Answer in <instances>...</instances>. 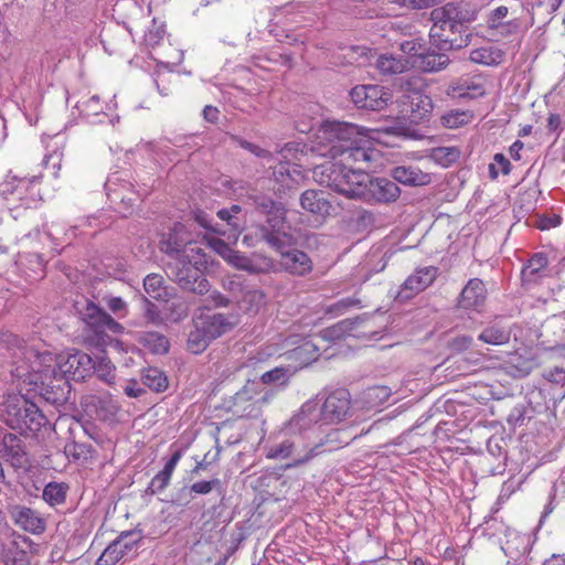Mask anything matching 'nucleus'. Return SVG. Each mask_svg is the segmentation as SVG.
Here are the masks:
<instances>
[{
    "label": "nucleus",
    "instance_id": "obj_11",
    "mask_svg": "<svg viewBox=\"0 0 565 565\" xmlns=\"http://www.w3.org/2000/svg\"><path fill=\"white\" fill-rule=\"evenodd\" d=\"M317 398L319 401L322 424L324 425L339 424L350 414L351 396L344 388L331 391L327 396Z\"/></svg>",
    "mask_w": 565,
    "mask_h": 565
},
{
    "label": "nucleus",
    "instance_id": "obj_48",
    "mask_svg": "<svg viewBox=\"0 0 565 565\" xmlns=\"http://www.w3.org/2000/svg\"><path fill=\"white\" fill-rule=\"evenodd\" d=\"M361 300L353 297H345L342 299L337 300L335 302L329 305L326 307L324 312L326 315H329L331 318H335L339 316L344 315L352 308H361Z\"/></svg>",
    "mask_w": 565,
    "mask_h": 565
},
{
    "label": "nucleus",
    "instance_id": "obj_60",
    "mask_svg": "<svg viewBox=\"0 0 565 565\" xmlns=\"http://www.w3.org/2000/svg\"><path fill=\"white\" fill-rule=\"evenodd\" d=\"M509 14V8L507 6H499L489 11L487 15V26L489 29H494V26H499L500 23L505 22Z\"/></svg>",
    "mask_w": 565,
    "mask_h": 565
},
{
    "label": "nucleus",
    "instance_id": "obj_20",
    "mask_svg": "<svg viewBox=\"0 0 565 565\" xmlns=\"http://www.w3.org/2000/svg\"><path fill=\"white\" fill-rule=\"evenodd\" d=\"M401 195L398 185L386 178H372L370 175L365 202L390 203L396 201Z\"/></svg>",
    "mask_w": 565,
    "mask_h": 565
},
{
    "label": "nucleus",
    "instance_id": "obj_29",
    "mask_svg": "<svg viewBox=\"0 0 565 565\" xmlns=\"http://www.w3.org/2000/svg\"><path fill=\"white\" fill-rule=\"evenodd\" d=\"M253 398L245 399L236 405V395L234 396L235 413L241 414L242 417L258 418L262 415L263 405L267 404L273 397L274 392L267 390L264 393H250Z\"/></svg>",
    "mask_w": 565,
    "mask_h": 565
},
{
    "label": "nucleus",
    "instance_id": "obj_21",
    "mask_svg": "<svg viewBox=\"0 0 565 565\" xmlns=\"http://www.w3.org/2000/svg\"><path fill=\"white\" fill-rule=\"evenodd\" d=\"M287 382V371L281 367H276L265 372L259 381H247L244 387L236 393V405L245 399H250V393H264L265 385L268 384H285Z\"/></svg>",
    "mask_w": 565,
    "mask_h": 565
},
{
    "label": "nucleus",
    "instance_id": "obj_64",
    "mask_svg": "<svg viewBox=\"0 0 565 565\" xmlns=\"http://www.w3.org/2000/svg\"><path fill=\"white\" fill-rule=\"evenodd\" d=\"M544 377L555 384L565 385V365L554 366L544 372Z\"/></svg>",
    "mask_w": 565,
    "mask_h": 565
},
{
    "label": "nucleus",
    "instance_id": "obj_28",
    "mask_svg": "<svg viewBox=\"0 0 565 565\" xmlns=\"http://www.w3.org/2000/svg\"><path fill=\"white\" fill-rule=\"evenodd\" d=\"M23 412L25 414L22 419L15 416L11 419L12 429H18L21 433H36L46 424L45 415L35 404L29 405V408Z\"/></svg>",
    "mask_w": 565,
    "mask_h": 565
},
{
    "label": "nucleus",
    "instance_id": "obj_45",
    "mask_svg": "<svg viewBox=\"0 0 565 565\" xmlns=\"http://www.w3.org/2000/svg\"><path fill=\"white\" fill-rule=\"evenodd\" d=\"M141 381L145 386L156 392H163L168 387L167 376L157 367L143 369Z\"/></svg>",
    "mask_w": 565,
    "mask_h": 565
},
{
    "label": "nucleus",
    "instance_id": "obj_15",
    "mask_svg": "<svg viewBox=\"0 0 565 565\" xmlns=\"http://www.w3.org/2000/svg\"><path fill=\"white\" fill-rule=\"evenodd\" d=\"M82 405L89 416L103 422H114L120 411L119 403L109 394L87 395Z\"/></svg>",
    "mask_w": 565,
    "mask_h": 565
},
{
    "label": "nucleus",
    "instance_id": "obj_36",
    "mask_svg": "<svg viewBox=\"0 0 565 565\" xmlns=\"http://www.w3.org/2000/svg\"><path fill=\"white\" fill-rule=\"evenodd\" d=\"M75 107L79 115L90 124L102 122L103 119L100 117L107 116L97 95L78 100Z\"/></svg>",
    "mask_w": 565,
    "mask_h": 565
},
{
    "label": "nucleus",
    "instance_id": "obj_22",
    "mask_svg": "<svg viewBox=\"0 0 565 565\" xmlns=\"http://www.w3.org/2000/svg\"><path fill=\"white\" fill-rule=\"evenodd\" d=\"M295 348L288 350L289 359L297 361L300 365H308L316 361L319 355V347L312 340L302 339L291 334L284 340V348Z\"/></svg>",
    "mask_w": 565,
    "mask_h": 565
},
{
    "label": "nucleus",
    "instance_id": "obj_46",
    "mask_svg": "<svg viewBox=\"0 0 565 565\" xmlns=\"http://www.w3.org/2000/svg\"><path fill=\"white\" fill-rule=\"evenodd\" d=\"M257 207L263 213L267 214L268 217L266 224L269 222H275L276 224H278L279 222H282L285 220L286 211L284 206L269 198H262L257 202Z\"/></svg>",
    "mask_w": 565,
    "mask_h": 565
},
{
    "label": "nucleus",
    "instance_id": "obj_42",
    "mask_svg": "<svg viewBox=\"0 0 565 565\" xmlns=\"http://www.w3.org/2000/svg\"><path fill=\"white\" fill-rule=\"evenodd\" d=\"M461 151L458 147H435L429 150L428 157L443 168H448L460 158Z\"/></svg>",
    "mask_w": 565,
    "mask_h": 565
},
{
    "label": "nucleus",
    "instance_id": "obj_4",
    "mask_svg": "<svg viewBox=\"0 0 565 565\" xmlns=\"http://www.w3.org/2000/svg\"><path fill=\"white\" fill-rule=\"evenodd\" d=\"M18 343L13 352V369L11 374L23 384L38 388L47 381L56 379L55 354L49 351H40L32 345L14 338Z\"/></svg>",
    "mask_w": 565,
    "mask_h": 565
},
{
    "label": "nucleus",
    "instance_id": "obj_31",
    "mask_svg": "<svg viewBox=\"0 0 565 565\" xmlns=\"http://www.w3.org/2000/svg\"><path fill=\"white\" fill-rule=\"evenodd\" d=\"M391 177L405 185H426L430 182L429 173L423 172L419 168L413 166H397L392 169Z\"/></svg>",
    "mask_w": 565,
    "mask_h": 565
},
{
    "label": "nucleus",
    "instance_id": "obj_12",
    "mask_svg": "<svg viewBox=\"0 0 565 565\" xmlns=\"http://www.w3.org/2000/svg\"><path fill=\"white\" fill-rule=\"evenodd\" d=\"M350 98L358 108L382 110L392 102V94L380 85H356L350 90Z\"/></svg>",
    "mask_w": 565,
    "mask_h": 565
},
{
    "label": "nucleus",
    "instance_id": "obj_50",
    "mask_svg": "<svg viewBox=\"0 0 565 565\" xmlns=\"http://www.w3.org/2000/svg\"><path fill=\"white\" fill-rule=\"evenodd\" d=\"M62 143L56 140L54 141L52 149H47V152L45 153L42 162L44 168L52 169V175L54 178L58 177V171L62 164Z\"/></svg>",
    "mask_w": 565,
    "mask_h": 565
},
{
    "label": "nucleus",
    "instance_id": "obj_7",
    "mask_svg": "<svg viewBox=\"0 0 565 565\" xmlns=\"http://www.w3.org/2000/svg\"><path fill=\"white\" fill-rule=\"evenodd\" d=\"M75 309L86 327L97 337L98 345L110 341L108 333L120 334L124 331L119 322L89 299L76 301Z\"/></svg>",
    "mask_w": 565,
    "mask_h": 565
},
{
    "label": "nucleus",
    "instance_id": "obj_61",
    "mask_svg": "<svg viewBox=\"0 0 565 565\" xmlns=\"http://www.w3.org/2000/svg\"><path fill=\"white\" fill-rule=\"evenodd\" d=\"M217 216L227 223L228 226H231L233 234L228 235V238L233 237L234 241L237 239L238 234L242 232L243 227L241 222L238 221V217L231 214V211L227 209H222L217 212Z\"/></svg>",
    "mask_w": 565,
    "mask_h": 565
},
{
    "label": "nucleus",
    "instance_id": "obj_17",
    "mask_svg": "<svg viewBox=\"0 0 565 565\" xmlns=\"http://www.w3.org/2000/svg\"><path fill=\"white\" fill-rule=\"evenodd\" d=\"M262 238L277 253L282 255L296 245V238L286 228L285 220L276 224L269 222L260 227Z\"/></svg>",
    "mask_w": 565,
    "mask_h": 565
},
{
    "label": "nucleus",
    "instance_id": "obj_2",
    "mask_svg": "<svg viewBox=\"0 0 565 565\" xmlns=\"http://www.w3.org/2000/svg\"><path fill=\"white\" fill-rule=\"evenodd\" d=\"M340 429H331L318 441H306L299 435L287 431L282 426L277 434H273L263 446L266 459L285 461V469L298 468L307 465L324 451H331L348 444L340 438Z\"/></svg>",
    "mask_w": 565,
    "mask_h": 565
},
{
    "label": "nucleus",
    "instance_id": "obj_49",
    "mask_svg": "<svg viewBox=\"0 0 565 565\" xmlns=\"http://www.w3.org/2000/svg\"><path fill=\"white\" fill-rule=\"evenodd\" d=\"M472 113L466 110H450L441 117V124L449 129H457L471 122Z\"/></svg>",
    "mask_w": 565,
    "mask_h": 565
},
{
    "label": "nucleus",
    "instance_id": "obj_9",
    "mask_svg": "<svg viewBox=\"0 0 565 565\" xmlns=\"http://www.w3.org/2000/svg\"><path fill=\"white\" fill-rule=\"evenodd\" d=\"M323 425L318 398L303 403L298 413L284 424L287 431L301 436L306 441H312L311 435Z\"/></svg>",
    "mask_w": 565,
    "mask_h": 565
},
{
    "label": "nucleus",
    "instance_id": "obj_32",
    "mask_svg": "<svg viewBox=\"0 0 565 565\" xmlns=\"http://www.w3.org/2000/svg\"><path fill=\"white\" fill-rule=\"evenodd\" d=\"M486 93L484 86L480 78L465 77L451 83L448 94L459 98H478Z\"/></svg>",
    "mask_w": 565,
    "mask_h": 565
},
{
    "label": "nucleus",
    "instance_id": "obj_54",
    "mask_svg": "<svg viewBox=\"0 0 565 565\" xmlns=\"http://www.w3.org/2000/svg\"><path fill=\"white\" fill-rule=\"evenodd\" d=\"M142 342L158 354L167 353L169 350L168 339L157 332H146L142 335Z\"/></svg>",
    "mask_w": 565,
    "mask_h": 565
},
{
    "label": "nucleus",
    "instance_id": "obj_58",
    "mask_svg": "<svg viewBox=\"0 0 565 565\" xmlns=\"http://www.w3.org/2000/svg\"><path fill=\"white\" fill-rule=\"evenodd\" d=\"M399 49L403 53L407 54L406 60L415 61L418 60L423 51L425 50L424 41L417 38L403 41L399 44Z\"/></svg>",
    "mask_w": 565,
    "mask_h": 565
},
{
    "label": "nucleus",
    "instance_id": "obj_30",
    "mask_svg": "<svg viewBox=\"0 0 565 565\" xmlns=\"http://www.w3.org/2000/svg\"><path fill=\"white\" fill-rule=\"evenodd\" d=\"M274 180L279 184V191L296 188L303 179L299 167L290 166L288 162H279L273 171Z\"/></svg>",
    "mask_w": 565,
    "mask_h": 565
},
{
    "label": "nucleus",
    "instance_id": "obj_55",
    "mask_svg": "<svg viewBox=\"0 0 565 565\" xmlns=\"http://www.w3.org/2000/svg\"><path fill=\"white\" fill-rule=\"evenodd\" d=\"M93 371L97 377L108 385L115 384V365L108 359H100L97 364L94 363Z\"/></svg>",
    "mask_w": 565,
    "mask_h": 565
},
{
    "label": "nucleus",
    "instance_id": "obj_5",
    "mask_svg": "<svg viewBox=\"0 0 565 565\" xmlns=\"http://www.w3.org/2000/svg\"><path fill=\"white\" fill-rule=\"evenodd\" d=\"M207 264L206 254L200 246H189L183 254L168 262L166 273L182 289L205 295L210 290V282L204 276Z\"/></svg>",
    "mask_w": 565,
    "mask_h": 565
},
{
    "label": "nucleus",
    "instance_id": "obj_8",
    "mask_svg": "<svg viewBox=\"0 0 565 565\" xmlns=\"http://www.w3.org/2000/svg\"><path fill=\"white\" fill-rule=\"evenodd\" d=\"M209 244L216 254L236 269L249 274H267L275 270L273 259L263 254L255 253L252 256H247L233 249L221 238H211Z\"/></svg>",
    "mask_w": 565,
    "mask_h": 565
},
{
    "label": "nucleus",
    "instance_id": "obj_38",
    "mask_svg": "<svg viewBox=\"0 0 565 565\" xmlns=\"http://www.w3.org/2000/svg\"><path fill=\"white\" fill-rule=\"evenodd\" d=\"M412 66H416L423 72H438L443 68H445L448 63L449 58L444 53H437V52H426V49L423 51L418 60L411 61Z\"/></svg>",
    "mask_w": 565,
    "mask_h": 565
},
{
    "label": "nucleus",
    "instance_id": "obj_6",
    "mask_svg": "<svg viewBox=\"0 0 565 565\" xmlns=\"http://www.w3.org/2000/svg\"><path fill=\"white\" fill-rule=\"evenodd\" d=\"M42 200L40 193V177L17 178L11 177L0 183V214L9 212L13 218L19 209L35 207Z\"/></svg>",
    "mask_w": 565,
    "mask_h": 565
},
{
    "label": "nucleus",
    "instance_id": "obj_63",
    "mask_svg": "<svg viewBox=\"0 0 565 565\" xmlns=\"http://www.w3.org/2000/svg\"><path fill=\"white\" fill-rule=\"evenodd\" d=\"M521 23L519 19H510L505 22L500 23L499 26H494V31L501 36H512L520 32Z\"/></svg>",
    "mask_w": 565,
    "mask_h": 565
},
{
    "label": "nucleus",
    "instance_id": "obj_56",
    "mask_svg": "<svg viewBox=\"0 0 565 565\" xmlns=\"http://www.w3.org/2000/svg\"><path fill=\"white\" fill-rule=\"evenodd\" d=\"M511 172V163L503 153H495L493 161L489 164V177L498 179L499 174L508 175Z\"/></svg>",
    "mask_w": 565,
    "mask_h": 565
},
{
    "label": "nucleus",
    "instance_id": "obj_34",
    "mask_svg": "<svg viewBox=\"0 0 565 565\" xmlns=\"http://www.w3.org/2000/svg\"><path fill=\"white\" fill-rule=\"evenodd\" d=\"M511 330L502 321L489 323L478 335V340L490 345H503L509 343Z\"/></svg>",
    "mask_w": 565,
    "mask_h": 565
},
{
    "label": "nucleus",
    "instance_id": "obj_62",
    "mask_svg": "<svg viewBox=\"0 0 565 565\" xmlns=\"http://www.w3.org/2000/svg\"><path fill=\"white\" fill-rule=\"evenodd\" d=\"M171 476L164 473L162 470L159 471L150 481L147 491L151 494L163 491L170 483Z\"/></svg>",
    "mask_w": 565,
    "mask_h": 565
},
{
    "label": "nucleus",
    "instance_id": "obj_13",
    "mask_svg": "<svg viewBox=\"0 0 565 565\" xmlns=\"http://www.w3.org/2000/svg\"><path fill=\"white\" fill-rule=\"evenodd\" d=\"M8 514L11 521L21 530L41 535L46 531V518L39 511L23 504H10Z\"/></svg>",
    "mask_w": 565,
    "mask_h": 565
},
{
    "label": "nucleus",
    "instance_id": "obj_47",
    "mask_svg": "<svg viewBox=\"0 0 565 565\" xmlns=\"http://www.w3.org/2000/svg\"><path fill=\"white\" fill-rule=\"evenodd\" d=\"M529 542L530 539L527 535L514 533L507 540L502 550L510 557H516L529 552Z\"/></svg>",
    "mask_w": 565,
    "mask_h": 565
},
{
    "label": "nucleus",
    "instance_id": "obj_53",
    "mask_svg": "<svg viewBox=\"0 0 565 565\" xmlns=\"http://www.w3.org/2000/svg\"><path fill=\"white\" fill-rule=\"evenodd\" d=\"M166 35L164 23L158 22L156 19L152 20L151 25L145 33V43L149 47H156L159 45Z\"/></svg>",
    "mask_w": 565,
    "mask_h": 565
},
{
    "label": "nucleus",
    "instance_id": "obj_25",
    "mask_svg": "<svg viewBox=\"0 0 565 565\" xmlns=\"http://www.w3.org/2000/svg\"><path fill=\"white\" fill-rule=\"evenodd\" d=\"M487 299V289L479 278L470 279L460 294L459 306L463 309L480 311Z\"/></svg>",
    "mask_w": 565,
    "mask_h": 565
},
{
    "label": "nucleus",
    "instance_id": "obj_14",
    "mask_svg": "<svg viewBox=\"0 0 565 565\" xmlns=\"http://www.w3.org/2000/svg\"><path fill=\"white\" fill-rule=\"evenodd\" d=\"M423 81L419 77H413L402 83L403 104L408 107L407 110L417 113L419 117L425 116L433 109L431 98L423 89Z\"/></svg>",
    "mask_w": 565,
    "mask_h": 565
},
{
    "label": "nucleus",
    "instance_id": "obj_35",
    "mask_svg": "<svg viewBox=\"0 0 565 565\" xmlns=\"http://www.w3.org/2000/svg\"><path fill=\"white\" fill-rule=\"evenodd\" d=\"M547 265L548 257L544 252L533 254L522 269L523 280L525 282H537L540 278L546 276Z\"/></svg>",
    "mask_w": 565,
    "mask_h": 565
},
{
    "label": "nucleus",
    "instance_id": "obj_33",
    "mask_svg": "<svg viewBox=\"0 0 565 565\" xmlns=\"http://www.w3.org/2000/svg\"><path fill=\"white\" fill-rule=\"evenodd\" d=\"M504 52L493 44H484L472 49L469 53V60L483 66H498L503 62Z\"/></svg>",
    "mask_w": 565,
    "mask_h": 565
},
{
    "label": "nucleus",
    "instance_id": "obj_19",
    "mask_svg": "<svg viewBox=\"0 0 565 565\" xmlns=\"http://www.w3.org/2000/svg\"><path fill=\"white\" fill-rule=\"evenodd\" d=\"M160 250L166 253L170 259L173 256L183 254L184 249L189 246H198L191 241L190 234L186 232L185 226L181 223H175L169 233L163 234L159 243Z\"/></svg>",
    "mask_w": 565,
    "mask_h": 565
},
{
    "label": "nucleus",
    "instance_id": "obj_52",
    "mask_svg": "<svg viewBox=\"0 0 565 565\" xmlns=\"http://www.w3.org/2000/svg\"><path fill=\"white\" fill-rule=\"evenodd\" d=\"M20 263L26 264L29 269L34 274L33 279H40L44 275L45 260L38 253H28L20 256Z\"/></svg>",
    "mask_w": 565,
    "mask_h": 565
},
{
    "label": "nucleus",
    "instance_id": "obj_51",
    "mask_svg": "<svg viewBox=\"0 0 565 565\" xmlns=\"http://www.w3.org/2000/svg\"><path fill=\"white\" fill-rule=\"evenodd\" d=\"M358 321L343 320L330 328L320 331L319 335L324 341H335L341 339L347 331H353Z\"/></svg>",
    "mask_w": 565,
    "mask_h": 565
},
{
    "label": "nucleus",
    "instance_id": "obj_37",
    "mask_svg": "<svg viewBox=\"0 0 565 565\" xmlns=\"http://www.w3.org/2000/svg\"><path fill=\"white\" fill-rule=\"evenodd\" d=\"M301 207L312 214L323 215L329 212L330 204L323 192L307 190L300 196Z\"/></svg>",
    "mask_w": 565,
    "mask_h": 565
},
{
    "label": "nucleus",
    "instance_id": "obj_43",
    "mask_svg": "<svg viewBox=\"0 0 565 565\" xmlns=\"http://www.w3.org/2000/svg\"><path fill=\"white\" fill-rule=\"evenodd\" d=\"M127 535L128 534H120L114 540L98 557L96 565L117 564L126 555L125 550L121 548V543L127 539Z\"/></svg>",
    "mask_w": 565,
    "mask_h": 565
},
{
    "label": "nucleus",
    "instance_id": "obj_59",
    "mask_svg": "<svg viewBox=\"0 0 565 565\" xmlns=\"http://www.w3.org/2000/svg\"><path fill=\"white\" fill-rule=\"evenodd\" d=\"M103 302L118 318H124L128 315L127 302L120 297L106 295L103 297Z\"/></svg>",
    "mask_w": 565,
    "mask_h": 565
},
{
    "label": "nucleus",
    "instance_id": "obj_26",
    "mask_svg": "<svg viewBox=\"0 0 565 565\" xmlns=\"http://www.w3.org/2000/svg\"><path fill=\"white\" fill-rule=\"evenodd\" d=\"M281 267L291 275L305 276L312 270L310 257L302 250L290 248L280 255Z\"/></svg>",
    "mask_w": 565,
    "mask_h": 565
},
{
    "label": "nucleus",
    "instance_id": "obj_27",
    "mask_svg": "<svg viewBox=\"0 0 565 565\" xmlns=\"http://www.w3.org/2000/svg\"><path fill=\"white\" fill-rule=\"evenodd\" d=\"M33 404V402L26 399L22 394H9L2 397L0 415L4 423L11 427V419H13L14 416L22 419L25 414L23 409L29 408V405Z\"/></svg>",
    "mask_w": 565,
    "mask_h": 565
},
{
    "label": "nucleus",
    "instance_id": "obj_23",
    "mask_svg": "<svg viewBox=\"0 0 565 565\" xmlns=\"http://www.w3.org/2000/svg\"><path fill=\"white\" fill-rule=\"evenodd\" d=\"M195 322L205 334V338L211 340L231 331L236 324V320L233 317L223 313L200 315L196 317Z\"/></svg>",
    "mask_w": 565,
    "mask_h": 565
},
{
    "label": "nucleus",
    "instance_id": "obj_10",
    "mask_svg": "<svg viewBox=\"0 0 565 565\" xmlns=\"http://www.w3.org/2000/svg\"><path fill=\"white\" fill-rule=\"evenodd\" d=\"M56 379L82 381L94 369V362L89 354L74 350L55 355Z\"/></svg>",
    "mask_w": 565,
    "mask_h": 565
},
{
    "label": "nucleus",
    "instance_id": "obj_39",
    "mask_svg": "<svg viewBox=\"0 0 565 565\" xmlns=\"http://www.w3.org/2000/svg\"><path fill=\"white\" fill-rule=\"evenodd\" d=\"M266 295L257 288H246L238 300L241 310L248 315H256L265 306Z\"/></svg>",
    "mask_w": 565,
    "mask_h": 565
},
{
    "label": "nucleus",
    "instance_id": "obj_18",
    "mask_svg": "<svg viewBox=\"0 0 565 565\" xmlns=\"http://www.w3.org/2000/svg\"><path fill=\"white\" fill-rule=\"evenodd\" d=\"M34 543L22 534H14L4 547L3 558L6 565H30Z\"/></svg>",
    "mask_w": 565,
    "mask_h": 565
},
{
    "label": "nucleus",
    "instance_id": "obj_41",
    "mask_svg": "<svg viewBox=\"0 0 565 565\" xmlns=\"http://www.w3.org/2000/svg\"><path fill=\"white\" fill-rule=\"evenodd\" d=\"M143 288L147 295L158 301H168L171 292L164 285L163 277L159 274H149L143 279Z\"/></svg>",
    "mask_w": 565,
    "mask_h": 565
},
{
    "label": "nucleus",
    "instance_id": "obj_44",
    "mask_svg": "<svg viewBox=\"0 0 565 565\" xmlns=\"http://www.w3.org/2000/svg\"><path fill=\"white\" fill-rule=\"evenodd\" d=\"M67 490V484L52 481L44 487L42 498L50 507H56L65 502Z\"/></svg>",
    "mask_w": 565,
    "mask_h": 565
},
{
    "label": "nucleus",
    "instance_id": "obj_24",
    "mask_svg": "<svg viewBox=\"0 0 565 565\" xmlns=\"http://www.w3.org/2000/svg\"><path fill=\"white\" fill-rule=\"evenodd\" d=\"M438 269L434 266L418 268L402 285L398 296L411 298L430 286L437 277Z\"/></svg>",
    "mask_w": 565,
    "mask_h": 565
},
{
    "label": "nucleus",
    "instance_id": "obj_40",
    "mask_svg": "<svg viewBox=\"0 0 565 565\" xmlns=\"http://www.w3.org/2000/svg\"><path fill=\"white\" fill-rule=\"evenodd\" d=\"M376 68L384 75L401 74L412 67L409 60L393 54L380 55L375 63Z\"/></svg>",
    "mask_w": 565,
    "mask_h": 565
},
{
    "label": "nucleus",
    "instance_id": "obj_16",
    "mask_svg": "<svg viewBox=\"0 0 565 565\" xmlns=\"http://www.w3.org/2000/svg\"><path fill=\"white\" fill-rule=\"evenodd\" d=\"M0 457L15 468H26L29 457L21 438L17 435L0 429Z\"/></svg>",
    "mask_w": 565,
    "mask_h": 565
},
{
    "label": "nucleus",
    "instance_id": "obj_57",
    "mask_svg": "<svg viewBox=\"0 0 565 565\" xmlns=\"http://www.w3.org/2000/svg\"><path fill=\"white\" fill-rule=\"evenodd\" d=\"M211 341V339L205 338L201 328L195 324V330L189 334L188 347L193 353L198 354L205 350Z\"/></svg>",
    "mask_w": 565,
    "mask_h": 565
},
{
    "label": "nucleus",
    "instance_id": "obj_1",
    "mask_svg": "<svg viewBox=\"0 0 565 565\" xmlns=\"http://www.w3.org/2000/svg\"><path fill=\"white\" fill-rule=\"evenodd\" d=\"M379 131L365 129L349 122L326 121L318 129L312 151L320 157H329V163L352 161H379L380 151L371 147Z\"/></svg>",
    "mask_w": 565,
    "mask_h": 565
},
{
    "label": "nucleus",
    "instance_id": "obj_3",
    "mask_svg": "<svg viewBox=\"0 0 565 565\" xmlns=\"http://www.w3.org/2000/svg\"><path fill=\"white\" fill-rule=\"evenodd\" d=\"M376 162L323 163L313 169V178L321 185L347 198L364 200L370 179L369 171L376 168Z\"/></svg>",
    "mask_w": 565,
    "mask_h": 565
}]
</instances>
